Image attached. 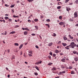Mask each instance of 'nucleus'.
Instances as JSON below:
<instances>
[{
  "label": "nucleus",
  "instance_id": "obj_31",
  "mask_svg": "<svg viewBox=\"0 0 78 78\" xmlns=\"http://www.w3.org/2000/svg\"><path fill=\"white\" fill-rule=\"evenodd\" d=\"M61 8V6H58L57 7V9H60Z\"/></svg>",
  "mask_w": 78,
  "mask_h": 78
},
{
  "label": "nucleus",
  "instance_id": "obj_61",
  "mask_svg": "<svg viewBox=\"0 0 78 78\" xmlns=\"http://www.w3.org/2000/svg\"><path fill=\"white\" fill-rule=\"evenodd\" d=\"M61 68H62V69H65V67L64 66H62Z\"/></svg>",
  "mask_w": 78,
  "mask_h": 78
},
{
  "label": "nucleus",
  "instance_id": "obj_35",
  "mask_svg": "<svg viewBox=\"0 0 78 78\" xmlns=\"http://www.w3.org/2000/svg\"><path fill=\"white\" fill-rule=\"evenodd\" d=\"M42 61H40V62H38V64H41V63H42Z\"/></svg>",
  "mask_w": 78,
  "mask_h": 78
},
{
  "label": "nucleus",
  "instance_id": "obj_52",
  "mask_svg": "<svg viewBox=\"0 0 78 78\" xmlns=\"http://www.w3.org/2000/svg\"><path fill=\"white\" fill-rule=\"evenodd\" d=\"M76 3L77 4L78 3V1L77 0L76 1Z\"/></svg>",
  "mask_w": 78,
  "mask_h": 78
},
{
  "label": "nucleus",
  "instance_id": "obj_13",
  "mask_svg": "<svg viewBox=\"0 0 78 78\" xmlns=\"http://www.w3.org/2000/svg\"><path fill=\"white\" fill-rule=\"evenodd\" d=\"M74 60L76 61H78V57H76L74 58Z\"/></svg>",
  "mask_w": 78,
  "mask_h": 78
},
{
  "label": "nucleus",
  "instance_id": "obj_21",
  "mask_svg": "<svg viewBox=\"0 0 78 78\" xmlns=\"http://www.w3.org/2000/svg\"><path fill=\"white\" fill-rule=\"evenodd\" d=\"M62 16H60L59 17V19L60 20H61L62 19Z\"/></svg>",
  "mask_w": 78,
  "mask_h": 78
},
{
  "label": "nucleus",
  "instance_id": "obj_54",
  "mask_svg": "<svg viewBox=\"0 0 78 78\" xmlns=\"http://www.w3.org/2000/svg\"><path fill=\"white\" fill-rule=\"evenodd\" d=\"M60 48V46H57V48Z\"/></svg>",
  "mask_w": 78,
  "mask_h": 78
},
{
  "label": "nucleus",
  "instance_id": "obj_58",
  "mask_svg": "<svg viewBox=\"0 0 78 78\" xmlns=\"http://www.w3.org/2000/svg\"><path fill=\"white\" fill-rule=\"evenodd\" d=\"M49 55H51V56H52V53L51 52L49 53Z\"/></svg>",
  "mask_w": 78,
  "mask_h": 78
},
{
  "label": "nucleus",
  "instance_id": "obj_34",
  "mask_svg": "<svg viewBox=\"0 0 78 78\" xmlns=\"http://www.w3.org/2000/svg\"><path fill=\"white\" fill-rule=\"evenodd\" d=\"M14 5H12L10 6V8H14Z\"/></svg>",
  "mask_w": 78,
  "mask_h": 78
},
{
  "label": "nucleus",
  "instance_id": "obj_43",
  "mask_svg": "<svg viewBox=\"0 0 78 78\" xmlns=\"http://www.w3.org/2000/svg\"><path fill=\"white\" fill-rule=\"evenodd\" d=\"M72 66H69V69H72Z\"/></svg>",
  "mask_w": 78,
  "mask_h": 78
},
{
  "label": "nucleus",
  "instance_id": "obj_47",
  "mask_svg": "<svg viewBox=\"0 0 78 78\" xmlns=\"http://www.w3.org/2000/svg\"><path fill=\"white\" fill-rule=\"evenodd\" d=\"M12 59H15V56H12Z\"/></svg>",
  "mask_w": 78,
  "mask_h": 78
},
{
  "label": "nucleus",
  "instance_id": "obj_32",
  "mask_svg": "<svg viewBox=\"0 0 78 78\" xmlns=\"http://www.w3.org/2000/svg\"><path fill=\"white\" fill-rule=\"evenodd\" d=\"M5 5L6 7H9V5L8 4H5Z\"/></svg>",
  "mask_w": 78,
  "mask_h": 78
},
{
  "label": "nucleus",
  "instance_id": "obj_37",
  "mask_svg": "<svg viewBox=\"0 0 78 78\" xmlns=\"http://www.w3.org/2000/svg\"><path fill=\"white\" fill-rule=\"evenodd\" d=\"M35 22H37V21H38V19H35L34 20Z\"/></svg>",
  "mask_w": 78,
  "mask_h": 78
},
{
  "label": "nucleus",
  "instance_id": "obj_59",
  "mask_svg": "<svg viewBox=\"0 0 78 78\" xmlns=\"http://www.w3.org/2000/svg\"><path fill=\"white\" fill-rule=\"evenodd\" d=\"M44 17H43V16H41V19H42V18H43Z\"/></svg>",
  "mask_w": 78,
  "mask_h": 78
},
{
  "label": "nucleus",
  "instance_id": "obj_3",
  "mask_svg": "<svg viewBox=\"0 0 78 78\" xmlns=\"http://www.w3.org/2000/svg\"><path fill=\"white\" fill-rule=\"evenodd\" d=\"M59 24L60 25H64V23L61 22L59 23Z\"/></svg>",
  "mask_w": 78,
  "mask_h": 78
},
{
  "label": "nucleus",
  "instance_id": "obj_55",
  "mask_svg": "<svg viewBox=\"0 0 78 78\" xmlns=\"http://www.w3.org/2000/svg\"><path fill=\"white\" fill-rule=\"evenodd\" d=\"M22 30H25V28H22Z\"/></svg>",
  "mask_w": 78,
  "mask_h": 78
},
{
  "label": "nucleus",
  "instance_id": "obj_9",
  "mask_svg": "<svg viewBox=\"0 0 78 78\" xmlns=\"http://www.w3.org/2000/svg\"><path fill=\"white\" fill-rule=\"evenodd\" d=\"M23 44H21L19 47V49H21L22 48V47H23Z\"/></svg>",
  "mask_w": 78,
  "mask_h": 78
},
{
  "label": "nucleus",
  "instance_id": "obj_27",
  "mask_svg": "<svg viewBox=\"0 0 78 78\" xmlns=\"http://www.w3.org/2000/svg\"><path fill=\"white\" fill-rule=\"evenodd\" d=\"M25 30H27V31H30V29H28V28H25Z\"/></svg>",
  "mask_w": 78,
  "mask_h": 78
},
{
  "label": "nucleus",
  "instance_id": "obj_22",
  "mask_svg": "<svg viewBox=\"0 0 78 78\" xmlns=\"http://www.w3.org/2000/svg\"><path fill=\"white\" fill-rule=\"evenodd\" d=\"M52 64H53V63L51 62L49 63L48 64V66H51L52 65Z\"/></svg>",
  "mask_w": 78,
  "mask_h": 78
},
{
  "label": "nucleus",
  "instance_id": "obj_64",
  "mask_svg": "<svg viewBox=\"0 0 78 78\" xmlns=\"http://www.w3.org/2000/svg\"><path fill=\"white\" fill-rule=\"evenodd\" d=\"M76 27H78V23L76 24Z\"/></svg>",
  "mask_w": 78,
  "mask_h": 78
},
{
  "label": "nucleus",
  "instance_id": "obj_53",
  "mask_svg": "<svg viewBox=\"0 0 78 78\" xmlns=\"http://www.w3.org/2000/svg\"><path fill=\"white\" fill-rule=\"evenodd\" d=\"M48 58H49V59H51V56H48Z\"/></svg>",
  "mask_w": 78,
  "mask_h": 78
},
{
  "label": "nucleus",
  "instance_id": "obj_45",
  "mask_svg": "<svg viewBox=\"0 0 78 78\" xmlns=\"http://www.w3.org/2000/svg\"><path fill=\"white\" fill-rule=\"evenodd\" d=\"M7 51H8V52L9 53V52H10V50L8 49L7 50Z\"/></svg>",
  "mask_w": 78,
  "mask_h": 78
},
{
  "label": "nucleus",
  "instance_id": "obj_2",
  "mask_svg": "<svg viewBox=\"0 0 78 78\" xmlns=\"http://www.w3.org/2000/svg\"><path fill=\"white\" fill-rule=\"evenodd\" d=\"M74 15L75 16L74 17H77V12H76L74 14Z\"/></svg>",
  "mask_w": 78,
  "mask_h": 78
},
{
  "label": "nucleus",
  "instance_id": "obj_50",
  "mask_svg": "<svg viewBox=\"0 0 78 78\" xmlns=\"http://www.w3.org/2000/svg\"><path fill=\"white\" fill-rule=\"evenodd\" d=\"M62 72V73H66V71H63Z\"/></svg>",
  "mask_w": 78,
  "mask_h": 78
},
{
  "label": "nucleus",
  "instance_id": "obj_20",
  "mask_svg": "<svg viewBox=\"0 0 78 78\" xmlns=\"http://www.w3.org/2000/svg\"><path fill=\"white\" fill-rule=\"evenodd\" d=\"M63 39L65 40V41L67 39V38L66 37H63Z\"/></svg>",
  "mask_w": 78,
  "mask_h": 78
},
{
  "label": "nucleus",
  "instance_id": "obj_40",
  "mask_svg": "<svg viewBox=\"0 0 78 78\" xmlns=\"http://www.w3.org/2000/svg\"><path fill=\"white\" fill-rule=\"evenodd\" d=\"M32 36H35V35H36V34H31Z\"/></svg>",
  "mask_w": 78,
  "mask_h": 78
},
{
  "label": "nucleus",
  "instance_id": "obj_46",
  "mask_svg": "<svg viewBox=\"0 0 78 78\" xmlns=\"http://www.w3.org/2000/svg\"><path fill=\"white\" fill-rule=\"evenodd\" d=\"M61 41H59L58 42V44H61Z\"/></svg>",
  "mask_w": 78,
  "mask_h": 78
},
{
  "label": "nucleus",
  "instance_id": "obj_1",
  "mask_svg": "<svg viewBox=\"0 0 78 78\" xmlns=\"http://www.w3.org/2000/svg\"><path fill=\"white\" fill-rule=\"evenodd\" d=\"M69 47H70V48L71 47L72 48H74V47L76 46V44L74 42H72L70 43V45H69Z\"/></svg>",
  "mask_w": 78,
  "mask_h": 78
},
{
  "label": "nucleus",
  "instance_id": "obj_56",
  "mask_svg": "<svg viewBox=\"0 0 78 78\" xmlns=\"http://www.w3.org/2000/svg\"><path fill=\"white\" fill-rule=\"evenodd\" d=\"M28 22H31V20H28Z\"/></svg>",
  "mask_w": 78,
  "mask_h": 78
},
{
  "label": "nucleus",
  "instance_id": "obj_4",
  "mask_svg": "<svg viewBox=\"0 0 78 78\" xmlns=\"http://www.w3.org/2000/svg\"><path fill=\"white\" fill-rule=\"evenodd\" d=\"M61 61L63 62H66V59L64 58H63L62 59Z\"/></svg>",
  "mask_w": 78,
  "mask_h": 78
},
{
  "label": "nucleus",
  "instance_id": "obj_49",
  "mask_svg": "<svg viewBox=\"0 0 78 78\" xmlns=\"http://www.w3.org/2000/svg\"><path fill=\"white\" fill-rule=\"evenodd\" d=\"M7 33V32H6V31H5V33H4V35H6V34Z\"/></svg>",
  "mask_w": 78,
  "mask_h": 78
},
{
  "label": "nucleus",
  "instance_id": "obj_25",
  "mask_svg": "<svg viewBox=\"0 0 78 78\" xmlns=\"http://www.w3.org/2000/svg\"><path fill=\"white\" fill-rule=\"evenodd\" d=\"M28 52H29V53H31V54H32V51H31L29 50Z\"/></svg>",
  "mask_w": 78,
  "mask_h": 78
},
{
  "label": "nucleus",
  "instance_id": "obj_18",
  "mask_svg": "<svg viewBox=\"0 0 78 78\" xmlns=\"http://www.w3.org/2000/svg\"><path fill=\"white\" fill-rule=\"evenodd\" d=\"M35 27L36 28L35 29L36 30H38V26H35Z\"/></svg>",
  "mask_w": 78,
  "mask_h": 78
},
{
  "label": "nucleus",
  "instance_id": "obj_12",
  "mask_svg": "<svg viewBox=\"0 0 78 78\" xmlns=\"http://www.w3.org/2000/svg\"><path fill=\"white\" fill-rule=\"evenodd\" d=\"M35 68L37 70H38L39 71V68L37 66H36Z\"/></svg>",
  "mask_w": 78,
  "mask_h": 78
},
{
  "label": "nucleus",
  "instance_id": "obj_15",
  "mask_svg": "<svg viewBox=\"0 0 78 78\" xmlns=\"http://www.w3.org/2000/svg\"><path fill=\"white\" fill-rule=\"evenodd\" d=\"M55 53H59V51L58 50H55Z\"/></svg>",
  "mask_w": 78,
  "mask_h": 78
},
{
  "label": "nucleus",
  "instance_id": "obj_57",
  "mask_svg": "<svg viewBox=\"0 0 78 78\" xmlns=\"http://www.w3.org/2000/svg\"><path fill=\"white\" fill-rule=\"evenodd\" d=\"M6 70H9V69H8V68L6 67Z\"/></svg>",
  "mask_w": 78,
  "mask_h": 78
},
{
  "label": "nucleus",
  "instance_id": "obj_39",
  "mask_svg": "<svg viewBox=\"0 0 78 78\" xmlns=\"http://www.w3.org/2000/svg\"><path fill=\"white\" fill-rule=\"evenodd\" d=\"M62 72H60L58 74V75H60L62 74Z\"/></svg>",
  "mask_w": 78,
  "mask_h": 78
},
{
  "label": "nucleus",
  "instance_id": "obj_11",
  "mask_svg": "<svg viewBox=\"0 0 78 78\" xmlns=\"http://www.w3.org/2000/svg\"><path fill=\"white\" fill-rule=\"evenodd\" d=\"M27 34H28V32L27 31H25L24 32V35H27Z\"/></svg>",
  "mask_w": 78,
  "mask_h": 78
},
{
  "label": "nucleus",
  "instance_id": "obj_7",
  "mask_svg": "<svg viewBox=\"0 0 78 78\" xmlns=\"http://www.w3.org/2000/svg\"><path fill=\"white\" fill-rule=\"evenodd\" d=\"M53 45V43L51 42L49 43L48 44V46H51Z\"/></svg>",
  "mask_w": 78,
  "mask_h": 78
},
{
  "label": "nucleus",
  "instance_id": "obj_62",
  "mask_svg": "<svg viewBox=\"0 0 78 78\" xmlns=\"http://www.w3.org/2000/svg\"><path fill=\"white\" fill-rule=\"evenodd\" d=\"M27 1L28 2H31V0H27Z\"/></svg>",
  "mask_w": 78,
  "mask_h": 78
},
{
  "label": "nucleus",
  "instance_id": "obj_26",
  "mask_svg": "<svg viewBox=\"0 0 78 78\" xmlns=\"http://www.w3.org/2000/svg\"><path fill=\"white\" fill-rule=\"evenodd\" d=\"M70 8H67L66 9V10L67 11H69V10H70Z\"/></svg>",
  "mask_w": 78,
  "mask_h": 78
},
{
  "label": "nucleus",
  "instance_id": "obj_51",
  "mask_svg": "<svg viewBox=\"0 0 78 78\" xmlns=\"http://www.w3.org/2000/svg\"><path fill=\"white\" fill-rule=\"evenodd\" d=\"M29 56H32V55H31V54H29Z\"/></svg>",
  "mask_w": 78,
  "mask_h": 78
},
{
  "label": "nucleus",
  "instance_id": "obj_23",
  "mask_svg": "<svg viewBox=\"0 0 78 78\" xmlns=\"http://www.w3.org/2000/svg\"><path fill=\"white\" fill-rule=\"evenodd\" d=\"M8 21H9V22H12V19H8Z\"/></svg>",
  "mask_w": 78,
  "mask_h": 78
},
{
  "label": "nucleus",
  "instance_id": "obj_33",
  "mask_svg": "<svg viewBox=\"0 0 78 78\" xmlns=\"http://www.w3.org/2000/svg\"><path fill=\"white\" fill-rule=\"evenodd\" d=\"M46 21H47V22H50V20L49 19H47L46 20Z\"/></svg>",
  "mask_w": 78,
  "mask_h": 78
},
{
  "label": "nucleus",
  "instance_id": "obj_8",
  "mask_svg": "<svg viewBox=\"0 0 78 78\" xmlns=\"http://www.w3.org/2000/svg\"><path fill=\"white\" fill-rule=\"evenodd\" d=\"M69 38L70 39H73V37H71L70 35H69Z\"/></svg>",
  "mask_w": 78,
  "mask_h": 78
},
{
  "label": "nucleus",
  "instance_id": "obj_42",
  "mask_svg": "<svg viewBox=\"0 0 78 78\" xmlns=\"http://www.w3.org/2000/svg\"><path fill=\"white\" fill-rule=\"evenodd\" d=\"M71 74H75V73L73 72H71Z\"/></svg>",
  "mask_w": 78,
  "mask_h": 78
},
{
  "label": "nucleus",
  "instance_id": "obj_63",
  "mask_svg": "<svg viewBox=\"0 0 78 78\" xmlns=\"http://www.w3.org/2000/svg\"><path fill=\"white\" fill-rule=\"evenodd\" d=\"M3 21L4 23H5V20H3Z\"/></svg>",
  "mask_w": 78,
  "mask_h": 78
},
{
  "label": "nucleus",
  "instance_id": "obj_14",
  "mask_svg": "<svg viewBox=\"0 0 78 78\" xmlns=\"http://www.w3.org/2000/svg\"><path fill=\"white\" fill-rule=\"evenodd\" d=\"M52 36H54V37H56V34L55 33H53V34L52 35Z\"/></svg>",
  "mask_w": 78,
  "mask_h": 78
},
{
  "label": "nucleus",
  "instance_id": "obj_60",
  "mask_svg": "<svg viewBox=\"0 0 78 78\" xmlns=\"http://www.w3.org/2000/svg\"><path fill=\"white\" fill-rule=\"evenodd\" d=\"M7 77H8V78H9V77H10V75H8L7 76Z\"/></svg>",
  "mask_w": 78,
  "mask_h": 78
},
{
  "label": "nucleus",
  "instance_id": "obj_38",
  "mask_svg": "<svg viewBox=\"0 0 78 78\" xmlns=\"http://www.w3.org/2000/svg\"><path fill=\"white\" fill-rule=\"evenodd\" d=\"M69 0H66L65 2V3H67V2H69Z\"/></svg>",
  "mask_w": 78,
  "mask_h": 78
},
{
  "label": "nucleus",
  "instance_id": "obj_48",
  "mask_svg": "<svg viewBox=\"0 0 78 78\" xmlns=\"http://www.w3.org/2000/svg\"><path fill=\"white\" fill-rule=\"evenodd\" d=\"M53 56H54V57H55V56H56V55L55 54H53Z\"/></svg>",
  "mask_w": 78,
  "mask_h": 78
},
{
  "label": "nucleus",
  "instance_id": "obj_5",
  "mask_svg": "<svg viewBox=\"0 0 78 78\" xmlns=\"http://www.w3.org/2000/svg\"><path fill=\"white\" fill-rule=\"evenodd\" d=\"M51 70L53 71L56 70V68L55 67H54L52 68Z\"/></svg>",
  "mask_w": 78,
  "mask_h": 78
},
{
  "label": "nucleus",
  "instance_id": "obj_16",
  "mask_svg": "<svg viewBox=\"0 0 78 78\" xmlns=\"http://www.w3.org/2000/svg\"><path fill=\"white\" fill-rule=\"evenodd\" d=\"M5 20H8V19H9V18L8 16H5Z\"/></svg>",
  "mask_w": 78,
  "mask_h": 78
},
{
  "label": "nucleus",
  "instance_id": "obj_36",
  "mask_svg": "<svg viewBox=\"0 0 78 78\" xmlns=\"http://www.w3.org/2000/svg\"><path fill=\"white\" fill-rule=\"evenodd\" d=\"M34 75H38V73H34Z\"/></svg>",
  "mask_w": 78,
  "mask_h": 78
},
{
  "label": "nucleus",
  "instance_id": "obj_17",
  "mask_svg": "<svg viewBox=\"0 0 78 78\" xmlns=\"http://www.w3.org/2000/svg\"><path fill=\"white\" fill-rule=\"evenodd\" d=\"M14 45H15V46H19V44L18 43H15Z\"/></svg>",
  "mask_w": 78,
  "mask_h": 78
},
{
  "label": "nucleus",
  "instance_id": "obj_41",
  "mask_svg": "<svg viewBox=\"0 0 78 78\" xmlns=\"http://www.w3.org/2000/svg\"><path fill=\"white\" fill-rule=\"evenodd\" d=\"M13 17H15V18H16V17H17L18 16H16L15 15H13Z\"/></svg>",
  "mask_w": 78,
  "mask_h": 78
},
{
  "label": "nucleus",
  "instance_id": "obj_24",
  "mask_svg": "<svg viewBox=\"0 0 78 78\" xmlns=\"http://www.w3.org/2000/svg\"><path fill=\"white\" fill-rule=\"evenodd\" d=\"M46 26L48 27V28H50V25L48 24H45Z\"/></svg>",
  "mask_w": 78,
  "mask_h": 78
},
{
  "label": "nucleus",
  "instance_id": "obj_44",
  "mask_svg": "<svg viewBox=\"0 0 78 78\" xmlns=\"http://www.w3.org/2000/svg\"><path fill=\"white\" fill-rule=\"evenodd\" d=\"M35 47L36 48H39V47L37 45L35 46Z\"/></svg>",
  "mask_w": 78,
  "mask_h": 78
},
{
  "label": "nucleus",
  "instance_id": "obj_6",
  "mask_svg": "<svg viewBox=\"0 0 78 78\" xmlns=\"http://www.w3.org/2000/svg\"><path fill=\"white\" fill-rule=\"evenodd\" d=\"M62 44L64 47H65L67 45V44L66 43H62Z\"/></svg>",
  "mask_w": 78,
  "mask_h": 78
},
{
  "label": "nucleus",
  "instance_id": "obj_10",
  "mask_svg": "<svg viewBox=\"0 0 78 78\" xmlns=\"http://www.w3.org/2000/svg\"><path fill=\"white\" fill-rule=\"evenodd\" d=\"M69 46H67L66 47H65V48L67 50H69Z\"/></svg>",
  "mask_w": 78,
  "mask_h": 78
},
{
  "label": "nucleus",
  "instance_id": "obj_28",
  "mask_svg": "<svg viewBox=\"0 0 78 78\" xmlns=\"http://www.w3.org/2000/svg\"><path fill=\"white\" fill-rule=\"evenodd\" d=\"M14 27L15 28H18V27H19V25L15 26Z\"/></svg>",
  "mask_w": 78,
  "mask_h": 78
},
{
  "label": "nucleus",
  "instance_id": "obj_19",
  "mask_svg": "<svg viewBox=\"0 0 78 78\" xmlns=\"http://www.w3.org/2000/svg\"><path fill=\"white\" fill-rule=\"evenodd\" d=\"M16 32L15 31H12L9 33V34H14V33H15Z\"/></svg>",
  "mask_w": 78,
  "mask_h": 78
},
{
  "label": "nucleus",
  "instance_id": "obj_30",
  "mask_svg": "<svg viewBox=\"0 0 78 78\" xmlns=\"http://www.w3.org/2000/svg\"><path fill=\"white\" fill-rule=\"evenodd\" d=\"M73 53L74 54H76V51H73Z\"/></svg>",
  "mask_w": 78,
  "mask_h": 78
},
{
  "label": "nucleus",
  "instance_id": "obj_29",
  "mask_svg": "<svg viewBox=\"0 0 78 78\" xmlns=\"http://www.w3.org/2000/svg\"><path fill=\"white\" fill-rule=\"evenodd\" d=\"M74 20L73 19H70L69 21H70V22H73Z\"/></svg>",
  "mask_w": 78,
  "mask_h": 78
}]
</instances>
